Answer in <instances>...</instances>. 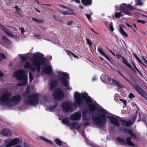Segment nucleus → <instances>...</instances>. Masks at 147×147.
Instances as JSON below:
<instances>
[{"label": "nucleus", "instance_id": "obj_1", "mask_svg": "<svg viewBox=\"0 0 147 147\" xmlns=\"http://www.w3.org/2000/svg\"><path fill=\"white\" fill-rule=\"evenodd\" d=\"M20 58L22 59L21 63L24 65V68L28 69L31 72H34L36 69L38 72H40V66L44 65L46 63V59L44 57V55L38 52L36 53L33 55L31 60L32 65L26 61L27 59L25 56H21Z\"/></svg>", "mask_w": 147, "mask_h": 147}, {"label": "nucleus", "instance_id": "obj_2", "mask_svg": "<svg viewBox=\"0 0 147 147\" xmlns=\"http://www.w3.org/2000/svg\"><path fill=\"white\" fill-rule=\"evenodd\" d=\"M11 93L8 90H6L0 97V101L10 107L16 105L21 100V97L19 95H16L11 97Z\"/></svg>", "mask_w": 147, "mask_h": 147}, {"label": "nucleus", "instance_id": "obj_3", "mask_svg": "<svg viewBox=\"0 0 147 147\" xmlns=\"http://www.w3.org/2000/svg\"><path fill=\"white\" fill-rule=\"evenodd\" d=\"M30 91L27 89L23 94L24 102L28 105L34 106L39 102V95L37 93H33L29 95Z\"/></svg>", "mask_w": 147, "mask_h": 147}, {"label": "nucleus", "instance_id": "obj_4", "mask_svg": "<svg viewBox=\"0 0 147 147\" xmlns=\"http://www.w3.org/2000/svg\"><path fill=\"white\" fill-rule=\"evenodd\" d=\"M97 111L102 113L98 114V116H94L92 117V120L95 124L100 128L103 127L104 123L107 121V117L104 114H108L107 111L102 109H98Z\"/></svg>", "mask_w": 147, "mask_h": 147}, {"label": "nucleus", "instance_id": "obj_5", "mask_svg": "<svg viewBox=\"0 0 147 147\" xmlns=\"http://www.w3.org/2000/svg\"><path fill=\"white\" fill-rule=\"evenodd\" d=\"M108 118L109 119L111 123L115 126L119 127L122 131H124L125 129L124 128H122L120 126V124L119 121L121 122L123 124L125 125L126 127H129L131 124V120L127 121L125 120L121 119L119 117H115L113 116H108Z\"/></svg>", "mask_w": 147, "mask_h": 147}, {"label": "nucleus", "instance_id": "obj_6", "mask_svg": "<svg viewBox=\"0 0 147 147\" xmlns=\"http://www.w3.org/2000/svg\"><path fill=\"white\" fill-rule=\"evenodd\" d=\"M74 96L75 102L78 105L83 103V100L82 98L86 103H90L92 102L91 98L88 96L87 93H86L81 94L76 92H75Z\"/></svg>", "mask_w": 147, "mask_h": 147}, {"label": "nucleus", "instance_id": "obj_7", "mask_svg": "<svg viewBox=\"0 0 147 147\" xmlns=\"http://www.w3.org/2000/svg\"><path fill=\"white\" fill-rule=\"evenodd\" d=\"M57 73L58 74L57 76L58 78L57 81L62 84L67 90H71V88L69 86V74L61 71H58Z\"/></svg>", "mask_w": 147, "mask_h": 147}, {"label": "nucleus", "instance_id": "obj_8", "mask_svg": "<svg viewBox=\"0 0 147 147\" xmlns=\"http://www.w3.org/2000/svg\"><path fill=\"white\" fill-rule=\"evenodd\" d=\"M13 76L16 77V79L20 81L17 84V86H19L26 85L27 82V76L23 70L20 69L15 72Z\"/></svg>", "mask_w": 147, "mask_h": 147}, {"label": "nucleus", "instance_id": "obj_9", "mask_svg": "<svg viewBox=\"0 0 147 147\" xmlns=\"http://www.w3.org/2000/svg\"><path fill=\"white\" fill-rule=\"evenodd\" d=\"M100 78L102 81L104 83H109L111 84L115 85L119 88H122L123 86L119 84L118 82L111 79L107 75H102L100 77Z\"/></svg>", "mask_w": 147, "mask_h": 147}, {"label": "nucleus", "instance_id": "obj_10", "mask_svg": "<svg viewBox=\"0 0 147 147\" xmlns=\"http://www.w3.org/2000/svg\"><path fill=\"white\" fill-rule=\"evenodd\" d=\"M127 82L129 83V84L143 97L146 99L147 98V94L138 85L136 84H133L132 82H130L129 81V82Z\"/></svg>", "mask_w": 147, "mask_h": 147}, {"label": "nucleus", "instance_id": "obj_11", "mask_svg": "<svg viewBox=\"0 0 147 147\" xmlns=\"http://www.w3.org/2000/svg\"><path fill=\"white\" fill-rule=\"evenodd\" d=\"M63 111L65 113L72 112L73 111L72 104L71 102H65L61 105Z\"/></svg>", "mask_w": 147, "mask_h": 147}, {"label": "nucleus", "instance_id": "obj_12", "mask_svg": "<svg viewBox=\"0 0 147 147\" xmlns=\"http://www.w3.org/2000/svg\"><path fill=\"white\" fill-rule=\"evenodd\" d=\"M53 96L55 100H59L63 97L64 94L62 89L58 88L54 91Z\"/></svg>", "mask_w": 147, "mask_h": 147}, {"label": "nucleus", "instance_id": "obj_13", "mask_svg": "<svg viewBox=\"0 0 147 147\" xmlns=\"http://www.w3.org/2000/svg\"><path fill=\"white\" fill-rule=\"evenodd\" d=\"M20 139L18 138H16L12 139L10 142L8 140H4L5 143H7L5 147H10L17 144L20 142Z\"/></svg>", "mask_w": 147, "mask_h": 147}, {"label": "nucleus", "instance_id": "obj_14", "mask_svg": "<svg viewBox=\"0 0 147 147\" xmlns=\"http://www.w3.org/2000/svg\"><path fill=\"white\" fill-rule=\"evenodd\" d=\"M43 72L47 75L50 76L52 73V68L50 65H45L42 69Z\"/></svg>", "mask_w": 147, "mask_h": 147}, {"label": "nucleus", "instance_id": "obj_15", "mask_svg": "<svg viewBox=\"0 0 147 147\" xmlns=\"http://www.w3.org/2000/svg\"><path fill=\"white\" fill-rule=\"evenodd\" d=\"M81 117V114L80 113L76 112L74 114L71 115L69 119L73 121L79 120Z\"/></svg>", "mask_w": 147, "mask_h": 147}, {"label": "nucleus", "instance_id": "obj_16", "mask_svg": "<svg viewBox=\"0 0 147 147\" xmlns=\"http://www.w3.org/2000/svg\"><path fill=\"white\" fill-rule=\"evenodd\" d=\"M127 4L122 3L121 5H120L119 10L124 13L128 15H130L131 13L129 11L125 8Z\"/></svg>", "mask_w": 147, "mask_h": 147}, {"label": "nucleus", "instance_id": "obj_17", "mask_svg": "<svg viewBox=\"0 0 147 147\" xmlns=\"http://www.w3.org/2000/svg\"><path fill=\"white\" fill-rule=\"evenodd\" d=\"M1 134L5 136H8L11 134V132L8 129L5 128L3 129L1 131Z\"/></svg>", "mask_w": 147, "mask_h": 147}, {"label": "nucleus", "instance_id": "obj_18", "mask_svg": "<svg viewBox=\"0 0 147 147\" xmlns=\"http://www.w3.org/2000/svg\"><path fill=\"white\" fill-rule=\"evenodd\" d=\"M122 62L123 63L126 65L129 68H132V67L130 64V63L127 61L126 58L123 57V56H121Z\"/></svg>", "mask_w": 147, "mask_h": 147}, {"label": "nucleus", "instance_id": "obj_19", "mask_svg": "<svg viewBox=\"0 0 147 147\" xmlns=\"http://www.w3.org/2000/svg\"><path fill=\"white\" fill-rule=\"evenodd\" d=\"M49 84L50 86V88L51 90L53 89L56 86L57 84L56 81L51 78L50 82Z\"/></svg>", "mask_w": 147, "mask_h": 147}, {"label": "nucleus", "instance_id": "obj_20", "mask_svg": "<svg viewBox=\"0 0 147 147\" xmlns=\"http://www.w3.org/2000/svg\"><path fill=\"white\" fill-rule=\"evenodd\" d=\"M69 125L71 128L74 129H78L80 127V125L77 122L70 123Z\"/></svg>", "mask_w": 147, "mask_h": 147}, {"label": "nucleus", "instance_id": "obj_21", "mask_svg": "<svg viewBox=\"0 0 147 147\" xmlns=\"http://www.w3.org/2000/svg\"><path fill=\"white\" fill-rule=\"evenodd\" d=\"M116 72L121 77H123L124 79H125L127 82H129V80L122 73L121 71L119 69H117L116 70Z\"/></svg>", "mask_w": 147, "mask_h": 147}, {"label": "nucleus", "instance_id": "obj_22", "mask_svg": "<svg viewBox=\"0 0 147 147\" xmlns=\"http://www.w3.org/2000/svg\"><path fill=\"white\" fill-rule=\"evenodd\" d=\"M92 0H81L82 4L84 6H87L92 4Z\"/></svg>", "mask_w": 147, "mask_h": 147}, {"label": "nucleus", "instance_id": "obj_23", "mask_svg": "<svg viewBox=\"0 0 147 147\" xmlns=\"http://www.w3.org/2000/svg\"><path fill=\"white\" fill-rule=\"evenodd\" d=\"M32 20L35 22L41 24H42L44 22V20L42 19H39L32 18Z\"/></svg>", "mask_w": 147, "mask_h": 147}, {"label": "nucleus", "instance_id": "obj_24", "mask_svg": "<svg viewBox=\"0 0 147 147\" xmlns=\"http://www.w3.org/2000/svg\"><path fill=\"white\" fill-rule=\"evenodd\" d=\"M131 138L128 137L126 138V144H127L131 146H134L135 145L131 141Z\"/></svg>", "mask_w": 147, "mask_h": 147}, {"label": "nucleus", "instance_id": "obj_25", "mask_svg": "<svg viewBox=\"0 0 147 147\" xmlns=\"http://www.w3.org/2000/svg\"><path fill=\"white\" fill-rule=\"evenodd\" d=\"M89 108L90 111L94 112L96 110L97 107L94 105L92 104L89 105Z\"/></svg>", "mask_w": 147, "mask_h": 147}, {"label": "nucleus", "instance_id": "obj_26", "mask_svg": "<svg viewBox=\"0 0 147 147\" xmlns=\"http://www.w3.org/2000/svg\"><path fill=\"white\" fill-rule=\"evenodd\" d=\"M1 39L5 43L8 45L11 43V42L9 39L5 36H3Z\"/></svg>", "mask_w": 147, "mask_h": 147}, {"label": "nucleus", "instance_id": "obj_27", "mask_svg": "<svg viewBox=\"0 0 147 147\" xmlns=\"http://www.w3.org/2000/svg\"><path fill=\"white\" fill-rule=\"evenodd\" d=\"M57 101H55L54 103V105L50 106L48 108V109L50 111H51L54 109L57 106Z\"/></svg>", "mask_w": 147, "mask_h": 147}, {"label": "nucleus", "instance_id": "obj_28", "mask_svg": "<svg viewBox=\"0 0 147 147\" xmlns=\"http://www.w3.org/2000/svg\"><path fill=\"white\" fill-rule=\"evenodd\" d=\"M98 51L101 54L103 55L106 59H108V57L105 54L104 51L102 50V49L100 47H98Z\"/></svg>", "mask_w": 147, "mask_h": 147}, {"label": "nucleus", "instance_id": "obj_29", "mask_svg": "<svg viewBox=\"0 0 147 147\" xmlns=\"http://www.w3.org/2000/svg\"><path fill=\"white\" fill-rule=\"evenodd\" d=\"M119 30L120 32V33L122 34V35L123 36H125V37H128V35L124 31L123 28L121 27H120L119 29Z\"/></svg>", "mask_w": 147, "mask_h": 147}, {"label": "nucleus", "instance_id": "obj_30", "mask_svg": "<svg viewBox=\"0 0 147 147\" xmlns=\"http://www.w3.org/2000/svg\"><path fill=\"white\" fill-rule=\"evenodd\" d=\"M126 132H128L129 135L132 137L135 138L136 136L135 134L130 129L126 130Z\"/></svg>", "mask_w": 147, "mask_h": 147}, {"label": "nucleus", "instance_id": "obj_31", "mask_svg": "<svg viewBox=\"0 0 147 147\" xmlns=\"http://www.w3.org/2000/svg\"><path fill=\"white\" fill-rule=\"evenodd\" d=\"M126 132H128L129 135L132 137L135 138L136 136L135 134L130 129L126 130Z\"/></svg>", "mask_w": 147, "mask_h": 147}, {"label": "nucleus", "instance_id": "obj_32", "mask_svg": "<svg viewBox=\"0 0 147 147\" xmlns=\"http://www.w3.org/2000/svg\"><path fill=\"white\" fill-rule=\"evenodd\" d=\"M40 138L42 140H44V141H45L47 143H49V144H53V142H52L51 141V140H49L48 139H46V138H45L44 137L41 136V137H40Z\"/></svg>", "mask_w": 147, "mask_h": 147}, {"label": "nucleus", "instance_id": "obj_33", "mask_svg": "<svg viewBox=\"0 0 147 147\" xmlns=\"http://www.w3.org/2000/svg\"><path fill=\"white\" fill-rule=\"evenodd\" d=\"M62 123L64 124H66L69 126L70 124V122L68 119L67 118H65L62 120Z\"/></svg>", "mask_w": 147, "mask_h": 147}, {"label": "nucleus", "instance_id": "obj_34", "mask_svg": "<svg viewBox=\"0 0 147 147\" xmlns=\"http://www.w3.org/2000/svg\"><path fill=\"white\" fill-rule=\"evenodd\" d=\"M117 140L119 142L122 144L125 145V141L123 139L120 138H117Z\"/></svg>", "mask_w": 147, "mask_h": 147}, {"label": "nucleus", "instance_id": "obj_35", "mask_svg": "<svg viewBox=\"0 0 147 147\" xmlns=\"http://www.w3.org/2000/svg\"><path fill=\"white\" fill-rule=\"evenodd\" d=\"M135 2L136 5L142 6L143 3L141 0H135Z\"/></svg>", "mask_w": 147, "mask_h": 147}, {"label": "nucleus", "instance_id": "obj_36", "mask_svg": "<svg viewBox=\"0 0 147 147\" xmlns=\"http://www.w3.org/2000/svg\"><path fill=\"white\" fill-rule=\"evenodd\" d=\"M55 143L60 146H61L63 145L62 142L58 139H55Z\"/></svg>", "mask_w": 147, "mask_h": 147}, {"label": "nucleus", "instance_id": "obj_37", "mask_svg": "<svg viewBox=\"0 0 147 147\" xmlns=\"http://www.w3.org/2000/svg\"><path fill=\"white\" fill-rule=\"evenodd\" d=\"M132 65L133 67L132 68H130L132 69L135 72H136V71H137L139 73V71L138 70L136 66L134 64V63H133Z\"/></svg>", "mask_w": 147, "mask_h": 147}, {"label": "nucleus", "instance_id": "obj_38", "mask_svg": "<svg viewBox=\"0 0 147 147\" xmlns=\"http://www.w3.org/2000/svg\"><path fill=\"white\" fill-rule=\"evenodd\" d=\"M86 40L87 41V44L90 47H93L92 43L91 41L88 38H86Z\"/></svg>", "mask_w": 147, "mask_h": 147}, {"label": "nucleus", "instance_id": "obj_39", "mask_svg": "<svg viewBox=\"0 0 147 147\" xmlns=\"http://www.w3.org/2000/svg\"><path fill=\"white\" fill-rule=\"evenodd\" d=\"M6 33L9 37L10 36L13 38L14 37V36L13 35L11 32L9 30H8L7 32Z\"/></svg>", "mask_w": 147, "mask_h": 147}, {"label": "nucleus", "instance_id": "obj_40", "mask_svg": "<svg viewBox=\"0 0 147 147\" xmlns=\"http://www.w3.org/2000/svg\"><path fill=\"white\" fill-rule=\"evenodd\" d=\"M122 16L121 13L120 12H116L115 14V17L116 18H119Z\"/></svg>", "mask_w": 147, "mask_h": 147}, {"label": "nucleus", "instance_id": "obj_41", "mask_svg": "<svg viewBox=\"0 0 147 147\" xmlns=\"http://www.w3.org/2000/svg\"><path fill=\"white\" fill-rule=\"evenodd\" d=\"M14 8L16 10V13H18L19 12H20V9L17 5H16L14 7Z\"/></svg>", "mask_w": 147, "mask_h": 147}, {"label": "nucleus", "instance_id": "obj_42", "mask_svg": "<svg viewBox=\"0 0 147 147\" xmlns=\"http://www.w3.org/2000/svg\"><path fill=\"white\" fill-rule=\"evenodd\" d=\"M5 56L3 53H0V59L1 61L3 59H5Z\"/></svg>", "mask_w": 147, "mask_h": 147}, {"label": "nucleus", "instance_id": "obj_43", "mask_svg": "<svg viewBox=\"0 0 147 147\" xmlns=\"http://www.w3.org/2000/svg\"><path fill=\"white\" fill-rule=\"evenodd\" d=\"M82 117L83 118H86L87 114V112L86 111H83L82 112Z\"/></svg>", "mask_w": 147, "mask_h": 147}, {"label": "nucleus", "instance_id": "obj_44", "mask_svg": "<svg viewBox=\"0 0 147 147\" xmlns=\"http://www.w3.org/2000/svg\"><path fill=\"white\" fill-rule=\"evenodd\" d=\"M0 26L1 29L3 30L5 33L8 30L4 26L1 25Z\"/></svg>", "mask_w": 147, "mask_h": 147}, {"label": "nucleus", "instance_id": "obj_45", "mask_svg": "<svg viewBox=\"0 0 147 147\" xmlns=\"http://www.w3.org/2000/svg\"><path fill=\"white\" fill-rule=\"evenodd\" d=\"M29 78L30 82H32L33 79V76L32 74L30 72L29 73Z\"/></svg>", "mask_w": 147, "mask_h": 147}, {"label": "nucleus", "instance_id": "obj_46", "mask_svg": "<svg viewBox=\"0 0 147 147\" xmlns=\"http://www.w3.org/2000/svg\"><path fill=\"white\" fill-rule=\"evenodd\" d=\"M109 26L110 28V29L112 31H113L114 30V29L113 27V23L112 22L110 23L109 24Z\"/></svg>", "mask_w": 147, "mask_h": 147}, {"label": "nucleus", "instance_id": "obj_47", "mask_svg": "<svg viewBox=\"0 0 147 147\" xmlns=\"http://www.w3.org/2000/svg\"><path fill=\"white\" fill-rule=\"evenodd\" d=\"M126 7L131 10L133 9H134V8L132 6L129 4H127V6Z\"/></svg>", "mask_w": 147, "mask_h": 147}, {"label": "nucleus", "instance_id": "obj_48", "mask_svg": "<svg viewBox=\"0 0 147 147\" xmlns=\"http://www.w3.org/2000/svg\"><path fill=\"white\" fill-rule=\"evenodd\" d=\"M136 59L138 61L142 64V65H145L143 63V62L141 61L140 59L137 56H136Z\"/></svg>", "mask_w": 147, "mask_h": 147}, {"label": "nucleus", "instance_id": "obj_49", "mask_svg": "<svg viewBox=\"0 0 147 147\" xmlns=\"http://www.w3.org/2000/svg\"><path fill=\"white\" fill-rule=\"evenodd\" d=\"M136 21L138 23H141L143 24H144L145 23V21L143 20H137Z\"/></svg>", "mask_w": 147, "mask_h": 147}, {"label": "nucleus", "instance_id": "obj_50", "mask_svg": "<svg viewBox=\"0 0 147 147\" xmlns=\"http://www.w3.org/2000/svg\"><path fill=\"white\" fill-rule=\"evenodd\" d=\"M85 15L86 17L88 19V20L89 21H90L91 20L90 16L88 14H85Z\"/></svg>", "mask_w": 147, "mask_h": 147}, {"label": "nucleus", "instance_id": "obj_51", "mask_svg": "<svg viewBox=\"0 0 147 147\" xmlns=\"http://www.w3.org/2000/svg\"><path fill=\"white\" fill-rule=\"evenodd\" d=\"M128 96L129 98H132L134 97V96L133 93H130Z\"/></svg>", "mask_w": 147, "mask_h": 147}, {"label": "nucleus", "instance_id": "obj_52", "mask_svg": "<svg viewBox=\"0 0 147 147\" xmlns=\"http://www.w3.org/2000/svg\"><path fill=\"white\" fill-rule=\"evenodd\" d=\"M119 100L123 102L125 105H126L127 104L126 101L125 100L123 99H120Z\"/></svg>", "mask_w": 147, "mask_h": 147}, {"label": "nucleus", "instance_id": "obj_53", "mask_svg": "<svg viewBox=\"0 0 147 147\" xmlns=\"http://www.w3.org/2000/svg\"><path fill=\"white\" fill-rule=\"evenodd\" d=\"M61 14H63L64 15H70V14L69 13L63 11H61Z\"/></svg>", "mask_w": 147, "mask_h": 147}, {"label": "nucleus", "instance_id": "obj_54", "mask_svg": "<svg viewBox=\"0 0 147 147\" xmlns=\"http://www.w3.org/2000/svg\"><path fill=\"white\" fill-rule=\"evenodd\" d=\"M116 55L119 59H121V56H122L121 55L119 54H116Z\"/></svg>", "mask_w": 147, "mask_h": 147}, {"label": "nucleus", "instance_id": "obj_55", "mask_svg": "<svg viewBox=\"0 0 147 147\" xmlns=\"http://www.w3.org/2000/svg\"><path fill=\"white\" fill-rule=\"evenodd\" d=\"M20 29L21 31V34H22L25 31L24 28H20Z\"/></svg>", "mask_w": 147, "mask_h": 147}, {"label": "nucleus", "instance_id": "obj_56", "mask_svg": "<svg viewBox=\"0 0 147 147\" xmlns=\"http://www.w3.org/2000/svg\"><path fill=\"white\" fill-rule=\"evenodd\" d=\"M14 0H9L8 1V3L9 4L12 3H13Z\"/></svg>", "mask_w": 147, "mask_h": 147}, {"label": "nucleus", "instance_id": "obj_57", "mask_svg": "<svg viewBox=\"0 0 147 147\" xmlns=\"http://www.w3.org/2000/svg\"><path fill=\"white\" fill-rule=\"evenodd\" d=\"M72 22V21H69L67 22V24L68 25H70Z\"/></svg>", "mask_w": 147, "mask_h": 147}, {"label": "nucleus", "instance_id": "obj_58", "mask_svg": "<svg viewBox=\"0 0 147 147\" xmlns=\"http://www.w3.org/2000/svg\"><path fill=\"white\" fill-rule=\"evenodd\" d=\"M67 54L68 55H71V53H72V52H70L69 51H67Z\"/></svg>", "mask_w": 147, "mask_h": 147}, {"label": "nucleus", "instance_id": "obj_59", "mask_svg": "<svg viewBox=\"0 0 147 147\" xmlns=\"http://www.w3.org/2000/svg\"><path fill=\"white\" fill-rule=\"evenodd\" d=\"M3 75V73L0 70V77H2Z\"/></svg>", "mask_w": 147, "mask_h": 147}, {"label": "nucleus", "instance_id": "obj_60", "mask_svg": "<svg viewBox=\"0 0 147 147\" xmlns=\"http://www.w3.org/2000/svg\"><path fill=\"white\" fill-rule=\"evenodd\" d=\"M72 1H74L75 2H77L78 3H79L80 2V0H72Z\"/></svg>", "mask_w": 147, "mask_h": 147}, {"label": "nucleus", "instance_id": "obj_61", "mask_svg": "<svg viewBox=\"0 0 147 147\" xmlns=\"http://www.w3.org/2000/svg\"><path fill=\"white\" fill-rule=\"evenodd\" d=\"M53 17L55 20H57V17L55 15H53Z\"/></svg>", "mask_w": 147, "mask_h": 147}, {"label": "nucleus", "instance_id": "obj_62", "mask_svg": "<svg viewBox=\"0 0 147 147\" xmlns=\"http://www.w3.org/2000/svg\"><path fill=\"white\" fill-rule=\"evenodd\" d=\"M109 51L114 56H115V53L113 52L111 50H109Z\"/></svg>", "mask_w": 147, "mask_h": 147}, {"label": "nucleus", "instance_id": "obj_63", "mask_svg": "<svg viewBox=\"0 0 147 147\" xmlns=\"http://www.w3.org/2000/svg\"><path fill=\"white\" fill-rule=\"evenodd\" d=\"M71 55L73 56V57L75 58L76 57V55L75 54H74L73 53H71Z\"/></svg>", "mask_w": 147, "mask_h": 147}, {"label": "nucleus", "instance_id": "obj_64", "mask_svg": "<svg viewBox=\"0 0 147 147\" xmlns=\"http://www.w3.org/2000/svg\"><path fill=\"white\" fill-rule=\"evenodd\" d=\"M49 58L50 59V60H51L52 59V57L50 55L49 56Z\"/></svg>", "mask_w": 147, "mask_h": 147}]
</instances>
